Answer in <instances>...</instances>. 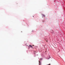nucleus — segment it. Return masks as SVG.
Wrapping results in <instances>:
<instances>
[{
  "label": "nucleus",
  "instance_id": "obj_1",
  "mask_svg": "<svg viewBox=\"0 0 65 65\" xmlns=\"http://www.w3.org/2000/svg\"><path fill=\"white\" fill-rule=\"evenodd\" d=\"M29 46L30 47H32V45H29V46H28L29 47Z\"/></svg>",
  "mask_w": 65,
  "mask_h": 65
},
{
  "label": "nucleus",
  "instance_id": "obj_2",
  "mask_svg": "<svg viewBox=\"0 0 65 65\" xmlns=\"http://www.w3.org/2000/svg\"><path fill=\"white\" fill-rule=\"evenodd\" d=\"M42 15L43 17H45V15L43 14H42Z\"/></svg>",
  "mask_w": 65,
  "mask_h": 65
},
{
  "label": "nucleus",
  "instance_id": "obj_3",
  "mask_svg": "<svg viewBox=\"0 0 65 65\" xmlns=\"http://www.w3.org/2000/svg\"><path fill=\"white\" fill-rule=\"evenodd\" d=\"M39 65H40V64H41V62H40L39 61Z\"/></svg>",
  "mask_w": 65,
  "mask_h": 65
},
{
  "label": "nucleus",
  "instance_id": "obj_6",
  "mask_svg": "<svg viewBox=\"0 0 65 65\" xmlns=\"http://www.w3.org/2000/svg\"><path fill=\"white\" fill-rule=\"evenodd\" d=\"M41 60H42V59H41Z\"/></svg>",
  "mask_w": 65,
  "mask_h": 65
},
{
  "label": "nucleus",
  "instance_id": "obj_4",
  "mask_svg": "<svg viewBox=\"0 0 65 65\" xmlns=\"http://www.w3.org/2000/svg\"><path fill=\"white\" fill-rule=\"evenodd\" d=\"M46 42H47V41H46Z\"/></svg>",
  "mask_w": 65,
  "mask_h": 65
},
{
  "label": "nucleus",
  "instance_id": "obj_5",
  "mask_svg": "<svg viewBox=\"0 0 65 65\" xmlns=\"http://www.w3.org/2000/svg\"><path fill=\"white\" fill-rule=\"evenodd\" d=\"M32 46H34V45H32Z\"/></svg>",
  "mask_w": 65,
  "mask_h": 65
}]
</instances>
